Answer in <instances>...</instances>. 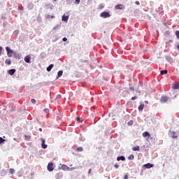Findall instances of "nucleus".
<instances>
[{"label":"nucleus","instance_id":"25","mask_svg":"<svg viewBox=\"0 0 179 179\" xmlns=\"http://www.w3.org/2000/svg\"><path fill=\"white\" fill-rule=\"evenodd\" d=\"M20 31L19 30H15L13 31V34H15V36H17V34H19Z\"/></svg>","mask_w":179,"mask_h":179},{"label":"nucleus","instance_id":"45","mask_svg":"<svg viewBox=\"0 0 179 179\" xmlns=\"http://www.w3.org/2000/svg\"><path fill=\"white\" fill-rule=\"evenodd\" d=\"M131 90H134V89L132 87H130Z\"/></svg>","mask_w":179,"mask_h":179},{"label":"nucleus","instance_id":"42","mask_svg":"<svg viewBox=\"0 0 179 179\" xmlns=\"http://www.w3.org/2000/svg\"><path fill=\"white\" fill-rule=\"evenodd\" d=\"M50 17H51V19H54V17H55V16H54V15H50Z\"/></svg>","mask_w":179,"mask_h":179},{"label":"nucleus","instance_id":"5","mask_svg":"<svg viewBox=\"0 0 179 179\" xmlns=\"http://www.w3.org/2000/svg\"><path fill=\"white\" fill-rule=\"evenodd\" d=\"M30 59H31V57H30V55H27L24 58V61H25L27 62V64H30Z\"/></svg>","mask_w":179,"mask_h":179},{"label":"nucleus","instance_id":"39","mask_svg":"<svg viewBox=\"0 0 179 179\" xmlns=\"http://www.w3.org/2000/svg\"><path fill=\"white\" fill-rule=\"evenodd\" d=\"M76 2L77 3H80V0H76Z\"/></svg>","mask_w":179,"mask_h":179},{"label":"nucleus","instance_id":"10","mask_svg":"<svg viewBox=\"0 0 179 179\" xmlns=\"http://www.w3.org/2000/svg\"><path fill=\"white\" fill-rule=\"evenodd\" d=\"M15 72H16V69H13L8 71V73L12 76L15 75Z\"/></svg>","mask_w":179,"mask_h":179},{"label":"nucleus","instance_id":"18","mask_svg":"<svg viewBox=\"0 0 179 179\" xmlns=\"http://www.w3.org/2000/svg\"><path fill=\"white\" fill-rule=\"evenodd\" d=\"M62 73H64V71H59L57 73L58 78H61V76H62Z\"/></svg>","mask_w":179,"mask_h":179},{"label":"nucleus","instance_id":"34","mask_svg":"<svg viewBox=\"0 0 179 179\" xmlns=\"http://www.w3.org/2000/svg\"><path fill=\"white\" fill-rule=\"evenodd\" d=\"M46 19H51V15H46Z\"/></svg>","mask_w":179,"mask_h":179},{"label":"nucleus","instance_id":"6","mask_svg":"<svg viewBox=\"0 0 179 179\" xmlns=\"http://www.w3.org/2000/svg\"><path fill=\"white\" fill-rule=\"evenodd\" d=\"M154 166H155V165H153L152 164H150V163L143 165V167H145V169H152V167H154Z\"/></svg>","mask_w":179,"mask_h":179},{"label":"nucleus","instance_id":"13","mask_svg":"<svg viewBox=\"0 0 179 179\" xmlns=\"http://www.w3.org/2000/svg\"><path fill=\"white\" fill-rule=\"evenodd\" d=\"M69 19V16H66L65 15H64L62 16V20L63 22H68V20Z\"/></svg>","mask_w":179,"mask_h":179},{"label":"nucleus","instance_id":"27","mask_svg":"<svg viewBox=\"0 0 179 179\" xmlns=\"http://www.w3.org/2000/svg\"><path fill=\"white\" fill-rule=\"evenodd\" d=\"M5 139L2 138V137H0V145L1 143H3V142H5Z\"/></svg>","mask_w":179,"mask_h":179},{"label":"nucleus","instance_id":"1","mask_svg":"<svg viewBox=\"0 0 179 179\" xmlns=\"http://www.w3.org/2000/svg\"><path fill=\"white\" fill-rule=\"evenodd\" d=\"M6 50L7 51V55L9 58H12L13 57V50L10 49L9 47H6Z\"/></svg>","mask_w":179,"mask_h":179},{"label":"nucleus","instance_id":"40","mask_svg":"<svg viewBox=\"0 0 179 179\" xmlns=\"http://www.w3.org/2000/svg\"><path fill=\"white\" fill-rule=\"evenodd\" d=\"M135 3H136V5H140L139 1H136Z\"/></svg>","mask_w":179,"mask_h":179},{"label":"nucleus","instance_id":"26","mask_svg":"<svg viewBox=\"0 0 179 179\" xmlns=\"http://www.w3.org/2000/svg\"><path fill=\"white\" fill-rule=\"evenodd\" d=\"M44 113H45L46 114H48V113H50V109H48V108H45V109H44Z\"/></svg>","mask_w":179,"mask_h":179},{"label":"nucleus","instance_id":"14","mask_svg":"<svg viewBox=\"0 0 179 179\" xmlns=\"http://www.w3.org/2000/svg\"><path fill=\"white\" fill-rule=\"evenodd\" d=\"M54 68V64H50L48 67H47L46 71L48 72H50L51 69Z\"/></svg>","mask_w":179,"mask_h":179},{"label":"nucleus","instance_id":"17","mask_svg":"<svg viewBox=\"0 0 179 179\" xmlns=\"http://www.w3.org/2000/svg\"><path fill=\"white\" fill-rule=\"evenodd\" d=\"M69 166H66V165H62V170H69Z\"/></svg>","mask_w":179,"mask_h":179},{"label":"nucleus","instance_id":"44","mask_svg":"<svg viewBox=\"0 0 179 179\" xmlns=\"http://www.w3.org/2000/svg\"><path fill=\"white\" fill-rule=\"evenodd\" d=\"M177 48H178V50H179V45H177Z\"/></svg>","mask_w":179,"mask_h":179},{"label":"nucleus","instance_id":"47","mask_svg":"<svg viewBox=\"0 0 179 179\" xmlns=\"http://www.w3.org/2000/svg\"><path fill=\"white\" fill-rule=\"evenodd\" d=\"M54 1H57V0H54Z\"/></svg>","mask_w":179,"mask_h":179},{"label":"nucleus","instance_id":"9","mask_svg":"<svg viewBox=\"0 0 179 179\" xmlns=\"http://www.w3.org/2000/svg\"><path fill=\"white\" fill-rule=\"evenodd\" d=\"M143 138H150V134H149V132L148 131H145L144 133H143Z\"/></svg>","mask_w":179,"mask_h":179},{"label":"nucleus","instance_id":"7","mask_svg":"<svg viewBox=\"0 0 179 179\" xmlns=\"http://www.w3.org/2000/svg\"><path fill=\"white\" fill-rule=\"evenodd\" d=\"M115 9H117V10H122V9H124V5H122V4H119V5H117V6H115Z\"/></svg>","mask_w":179,"mask_h":179},{"label":"nucleus","instance_id":"31","mask_svg":"<svg viewBox=\"0 0 179 179\" xmlns=\"http://www.w3.org/2000/svg\"><path fill=\"white\" fill-rule=\"evenodd\" d=\"M57 100H59V99H61V94H58L56 96Z\"/></svg>","mask_w":179,"mask_h":179},{"label":"nucleus","instance_id":"11","mask_svg":"<svg viewBox=\"0 0 179 179\" xmlns=\"http://www.w3.org/2000/svg\"><path fill=\"white\" fill-rule=\"evenodd\" d=\"M117 162H120V160H122V162H125V157L120 156L117 157Z\"/></svg>","mask_w":179,"mask_h":179},{"label":"nucleus","instance_id":"28","mask_svg":"<svg viewBox=\"0 0 179 179\" xmlns=\"http://www.w3.org/2000/svg\"><path fill=\"white\" fill-rule=\"evenodd\" d=\"M78 152H82L83 150V148L80 147L77 148Z\"/></svg>","mask_w":179,"mask_h":179},{"label":"nucleus","instance_id":"43","mask_svg":"<svg viewBox=\"0 0 179 179\" xmlns=\"http://www.w3.org/2000/svg\"><path fill=\"white\" fill-rule=\"evenodd\" d=\"M39 131H40V132H43V129L40 128Z\"/></svg>","mask_w":179,"mask_h":179},{"label":"nucleus","instance_id":"16","mask_svg":"<svg viewBox=\"0 0 179 179\" xmlns=\"http://www.w3.org/2000/svg\"><path fill=\"white\" fill-rule=\"evenodd\" d=\"M5 64H6V65H10V64H12V62L10 60V59H6L5 60Z\"/></svg>","mask_w":179,"mask_h":179},{"label":"nucleus","instance_id":"23","mask_svg":"<svg viewBox=\"0 0 179 179\" xmlns=\"http://www.w3.org/2000/svg\"><path fill=\"white\" fill-rule=\"evenodd\" d=\"M9 173H10V174H13V173H15V169H10Z\"/></svg>","mask_w":179,"mask_h":179},{"label":"nucleus","instance_id":"46","mask_svg":"<svg viewBox=\"0 0 179 179\" xmlns=\"http://www.w3.org/2000/svg\"><path fill=\"white\" fill-rule=\"evenodd\" d=\"M131 122H129L128 124H130Z\"/></svg>","mask_w":179,"mask_h":179},{"label":"nucleus","instance_id":"21","mask_svg":"<svg viewBox=\"0 0 179 179\" xmlns=\"http://www.w3.org/2000/svg\"><path fill=\"white\" fill-rule=\"evenodd\" d=\"M129 160H134V159H135V156H134V155H131L129 157H128Z\"/></svg>","mask_w":179,"mask_h":179},{"label":"nucleus","instance_id":"30","mask_svg":"<svg viewBox=\"0 0 179 179\" xmlns=\"http://www.w3.org/2000/svg\"><path fill=\"white\" fill-rule=\"evenodd\" d=\"M31 102L32 103V104H36V99H31Z\"/></svg>","mask_w":179,"mask_h":179},{"label":"nucleus","instance_id":"29","mask_svg":"<svg viewBox=\"0 0 179 179\" xmlns=\"http://www.w3.org/2000/svg\"><path fill=\"white\" fill-rule=\"evenodd\" d=\"M176 36L177 38H179V31H176Z\"/></svg>","mask_w":179,"mask_h":179},{"label":"nucleus","instance_id":"8","mask_svg":"<svg viewBox=\"0 0 179 179\" xmlns=\"http://www.w3.org/2000/svg\"><path fill=\"white\" fill-rule=\"evenodd\" d=\"M47 147H48V145H45V140L43 139L42 140V143H41V148L43 149H47Z\"/></svg>","mask_w":179,"mask_h":179},{"label":"nucleus","instance_id":"35","mask_svg":"<svg viewBox=\"0 0 179 179\" xmlns=\"http://www.w3.org/2000/svg\"><path fill=\"white\" fill-rule=\"evenodd\" d=\"M114 167L116 168V169H118L119 166H118V164H115L114 165Z\"/></svg>","mask_w":179,"mask_h":179},{"label":"nucleus","instance_id":"24","mask_svg":"<svg viewBox=\"0 0 179 179\" xmlns=\"http://www.w3.org/2000/svg\"><path fill=\"white\" fill-rule=\"evenodd\" d=\"M173 89H179V84L173 85Z\"/></svg>","mask_w":179,"mask_h":179},{"label":"nucleus","instance_id":"3","mask_svg":"<svg viewBox=\"0 0 179 179\" xmlns=\"http://www.w3.org/2000/svg\"><path fill=\"white\" fill-rule=\"evenodd\" d=\"M54 164L52 162L49 163L48 165V171H54Z\"/></svg>","mask_w":179,"mask_h":179},{"label":"nucleus","instance_id":"38","mask_svg":"<svg viewBox=\"0 0 179 179\" xmlns=\"http://www.w3.org/2000/svg\"><path fill=\"white\" fill-rule=\"evenodd\" d=\"M92 173V169H89V171H88V174H91Z\"/></svg>","mask_w":179,"mask_h":179},{"label":"nucleus","instance_id":"32","mask_svg":"<svg viewBox=\"0 0 179 179\" xmlns=\"http://www.w3.org/2000/svg\"><path fill=\"white\" fill-rule=\"evenodd\" d=\"M77 121H78V122H82V120H80V117H77Z\"/></svg>","mask_w":179,"mask_h":179},{"label":"nucleus","instance_id":"33","mask_svg":"<svg viewBox=\"0 0 179 179\" xmlns=\"http://www.w3.org/2000/svg\"><path fill=\"white\" fill-rule=\"evenodd\" d=\"M2 50H3V48H2V46H0V56L1 55V52H2Z\"/></svg>","mask_w":179,"mask_h":179},{"label":"nucleus","instance_id":"19","mask_svg":"<svg viewBox=\"0 0 179 179\" xmlns=\"http://www.w3.org/2000/svg\"><path fill=\"white\" fill-rule=\"evenodd\" d=\"M167 72V70H162L161 71V75H166Z\"/></svg>","mask_w":179,"mask_h":179},{"label":"nucleus","instance_id":"41","mask_svg":"<svg viewBox=\"0 0 179 179\" xmlns=\"http://www.w3.org/2000/svg\"><path fill=\"white\" fill-rule=\"evenodd\" d=\"M128 178V176H124V179H127Z\"/></svg>","mask_w":179,"mask_h":179},{"label":"nucleus","instance_id":"36","mask_svg":"<svg viewBox=\"0 0 179 179\" xmlns=\"http://www.w3.org/2000/svg\"><path fill=\"white\" fill-rule=\"evenodd\" d=\"M136 96H133V97H131V100H136Z\"/></svg>","mask_w":179,"mask_h":179},{"label":"nucleus","instance_id":"37","mask_svg":"<svg viewBox=\"0 0 179 179\" xmlns=\"http://www.w3.org/2000/svg\"><path fill=\"white\" fill-rule=\"evenodd\" d=\"M68 41V38H63V41Z\"/></svg>","mask_w":179,"mask_h":179},{"label":"nucleus","instance_id":"2","mask_svg":"<svg viewBox=\"0 0 179 179\" xmlns=\"http://www.w3.org/2000/svg\"><path fill=\"white\" fill-rule=\"evenodd\" d=\"M101 17H103V19H106V17H110L111 15H110V13L108 12H102L100 15Z\"/></svg>","mask_w":179,"mask_h":179},{"label":"nucleus","instance_id":"20","mask_svg":"<svg viewBox=\"0 0 179 179\" xmlns=\"http://www.w3.org/2000/svg\"><path fill=\"white\" fill-rule=\"evenodd\" d=\"M24 137H25V141H29L30 139H31V136H30L25 135Z\"/></svg>","mask_w":179,"mask_h":179},{"label":"nucleus","instance_id":"12","mask_svg":"<svg viewBox=\"0 0 179 179\" xmlns=\"http://www.w3.org/2000/svg\"><path fill=\"white\" fill-rule=\"evenodd\" d=\"M132 150H133V152H139V150H140L139 145H136L135 147H133Z\"/></svg>","mask_w":179,"mask_h":179},{"label":"nucleus","instance_id":"15","mask_svg":"<svg viewBox=\"0 0 179 179\" xmlns=\"http://www.w3.org/2000/svg\"><path fill=\"white\" fill-rule=\"evenodd\" d=\"M143 108H145V105H144V104H141V105L138 106V110H139V111H143Z\"/></svg>","mask_w":179,"mask_h":179},{"label":"nucleus","instance_id":"22","mask_svg":"<svg viewBox=\"0 0 179 179\" xmlns=\"http://www.w3.org/2000/svg\"><path fill=\"white\" fill-rule=\"evenodd\" d=\"M172 138H173V139H176V138H178V136L177 135H176V132L173 133Z\"/></svg>","mask_w":179,"mask_h":179},{"label":"nucleus","instance_id":"4","mask_svg":"<svg viewBox=\"0 0 179 179\" xmlns=\"http://www.w3.org/2000/svg\"><path fill=\"white\" fill-rule=\"evenodd\" d=\"M160 101L161 103H167V101H169V97L166 96H162Z\"/></svg>","mask_w":179,"mask_h":179}]
</instances>
